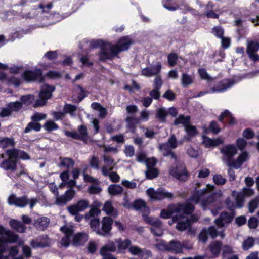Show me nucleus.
Wrapping results in <instances>:
<instances>
[{
  "label": "nucleus",
  "mask_w": 259,
  "mask_h": 259,
  "mask_svg": "<svg viewBox=\"0 0 259 259\" xmlns=\"http://www.w3.org/2000/svg\"><path fill=\"white\" fill-rule=\"evenodd\" d=\"M185 130L187 134L184 136V138L186 141H191L198 133L196 127L190 124L185 127Z\"/></svg>",
  "instance_id": "c85d7f7f"
},
{
  "label": "nucleus",
  "mask_w": 259,
  "mask_h": 259,
  "mask_svg": "<svg viewBox=\"0 0 259 259\" xmlns=\"http://www.w3.org/2000/svg\"><path fill=\"white\" fill-rule=\"evenodd\" d=\"M22 77L28 82L38 81L41 83L44 81L42 71L41 69H36L34 71L30 70H25L22 74Z\"/></svg>",
  "instance_id": "39448f33"
},
{
  "label": "nucleus",
  "mask_w": 259,
  "mask_h": 259,
  "mask_svg": "<svg viewBox=\"0 0 259 259\" xmlns=\"http://www.w3.org/2000/svg\"><path fill=\"white\" fill-rule=\"evenodd\" d=\"M0 238H3L5 240V245L7 246L6 243L9 242H15L18 240V235L14 234L13 232L8 231L5 237L0 236Z\"/></svg>",
  "instance_id": "37998d69"
},
{
  "label": "nucleus",
  "mask_w": 259,
  "mask_h": 259,
  "mask_svg": "<svg viewBox=\"0 0 259 259\" xmlns=\"http://www.w3.org/2000/svg\"><path fill=\"white\" fill-rule=\"evenodd\" d=\"M212 31L213 34L219 38H221L224 37V30L221 26H215L212 29Z\"/></svg>",
  "instance_id": "052dcab7"
},
{
  "label": "nucleus",
  "mask_w": 259,
  "mask_h": 259,
  "mask_svg": "<svg viewBox=\"0 0 259 259\" xmlns=\"http://www.w3.org/2000/svg\"><path fill=\"white\" fill-rule=\"evenodd\" d=\"M43 126L47 131L49 132L59 128L58 125L51 120L47 121Z\"/></svg>",
  "instance_id": "5fc2aeb1"
},
{
  "label": "nucleus",
  "mask_w": 259,
  "mask_h": 259,
  "mask_svg": "<svg viewBox=\"0 0 259 259\" xmlns=\"http://www.w3.org/2000/svg\"><path fill=\"white\" fill-rule=\"evenodd\" d=\"M10 225L12 229L19 233H24L26 227L22 222L16 220H12L10 221Z\"/></svg>",
  "instance_id": "c756f323"
},
{
  "label": "nucleus",
  "mask_w": 259,
  "mask_h": 259,
  "mask_svg": "<svg viewBox=\"0 0 259 259\" xmlns=\"http://www.w3.org/2000/svg\"><path fill=\"white\" fill-rule=\"evenodd\" d=\"M162 144H167L168 147L172 149H176L178 146V141L175 134H171L168 138L167 142Z\"/></svg>",
  "instance_id": "864d4df0"
},
{
  "label": "nucleus",
  "mask_w": 259,
  "mask_h": 259,
  "mask_svg": "<svg viewBox=\"0 0 259 259\" xmlns=\"http://www.w3.org/2000/svg\"><path fill=\"white\" fill-rule=\"evenodd\" d=\"M235 215L234 212L229 213L227 211H223L220 213L219 217L215 220L214 223L219 228H222L225 226V224L231 223Z\"/></svg>",
  "instance_id": "1a4fd4ad"
},
{
  "label": "nucleus",
  "mask_w": 259,
  "mask_h": 259,
  "mask_svg": "<svg viewBox=\"0 0 259 259\" xmlns=\"http://www.w3.org/2000/svg\"><path fill=\"white\" fill-rule=\"evenodd\" d=\"M217 194L215 193H210L205 199L201 201V204L203 208H205L209 205L214 203L217 201Z\"/></svg>",
  "instance_id": "c9c22d12"
},
{
  "label": "nucleus",
  "mask_w": 259,
  "mask_h": 259,
  "mask_svg": "<svg viewBox=\"0 0 259 259\" xmlns=\"http://www.w3.org/2000/svg\"><path fill=\"white\" fill-rule=\"evenodd\" d=\"M159 149L163 151V155L164 156H169L171 154L172 148L168 147L167 144H159Z\"/></svg>",
  "instance_id": "0e129e2a"
},
{
  "label": "nucleus",
  "mask_w": 259,
  "mask_h": 259,
  "mask_svg": "<svg viewBox=\"0 0 259 259\" xmlns=\"http://www.w3.org/2000/svg\"><path fill=\"white\" fill-rule=\"evenodd\" d=\"M167 115V111L164 108H160L157 110L155 116L160 122L165 123Z\"/></svg>",
  "instance_id": "79ce46f5"
},
{
  "label": "nucleus",
  "mask_w": 259,
  "mask_h": 259,
  "mask_svg": "<svg viewBox=\"0 0 259 259\" xmlns=\"http://www.w3.org/2000/svg\"><path fill=\"white\" fill-rule=\"evenodd\" d=\"M110 45V43L105 42L102 39H93L90 41L89 47L91 49L100 48L99 52V60L100 62H105L109 60V54L108 52L107 46Z\"/></svg>",
  "instance_id": "7ed1b4c3"
},
{
  "label": "nucleus",
  "mask_w": 259,
  "mask_h": 259,
  "mask_svg": "<svg viewBox=\"0 0 259 259\" xmlns=\"http://www.w3.org/2000/svg\"><path fill=\"white\" fill-rule=\"evenodd\" d=\"M15 142L14 138L4 137L0 138V148L6 149L8 147H14Z\"/></svg>",
  "instance_id": "e433bc0d"
},
{
  "label": "nucleus",
  "mask_w": 259,
  "mask_h": 259,
  "mask_svg": "<svg viewBox=\"0 0 259 259\" xmlns=\"http://www.w3.org/2000/svg\"><path fill=\"white\" fill-rule=\"evenodd\" d=\"M116 246L115 244L111 241L104 245L100 250L101 254H109L108 252H115Z\"/></svg>",
  "instance_id": "58836bf2"
},
{
  "label": "nucleus",
  "mask_w": 259,
  "mask_h": 259,
  "mask_svg": "<svg viewBox=\"0 0 259 259\" xmlns=\"http://www.w3.org/2000/svg\"><path fill=\"white\" fill-rule=\"evenodd\" d=\"M113 223V219L109 217H104L101 221V229H98L97 234L100 236H105L110 234Z\"/></svg>",
  "instance_id": "6e6552de"
},
{
  "label": "nucleus",
  "mask_w": 259,
  "mask_h": 259,
  "mask_svg": "<svg viewBox=\"0 0 259 259\" xmlns=\"http://www.w3.org/2000/svg\"><path fill=\"white\" fill-rule=\"evenodd\" d=\"M177 212H182L185 214H191L194 210L195 207L193 204L190 203H178L175 205Z\"/></svg>",
  "instance_id": "5701e85b"
},
{
  "label": "nucleus",
  "mask_w": 259,
  "mask_h": 259,
  "mask_svg": "<svg viewBox=\"0 0 259 259\" xmlns=\"http://www.w3.org/2000/svg\"><path fill=\"white\" fill-rule=\"evenodd\" d=\"M134 44V41L129 36L121 37L114 45L110 44L109 60H112L115 57L119 58L118 55L120 52L127 51Z\"/></svg>",
  "instance_id": "f257e3e1"
},
{
  "label": "nucleus",
  "mask_w": 259,
  "mask_h": 259,
  "mask_svg": "<svg viewBox=\"0 0 259 259\" xmlns=\"http://www.w3.org/2000/svg\"><path fill=\"white\" fill-rule=\"evenodd\" d=\"M41 127L40 123L32 121L27 125L24 130V133H28L32 130H34L35 132H39L41 130Z\"/></svg>",
  "instance_id": "ea45409f"
},
{
  "label": "nucleus",
  "mask_w": 259,
  "mask_h": 259,
  "mask_svg": "<svg viewBox=\"0 0 259 259\" xmlns=\"http://www.w3.org/2000/svg\"><path fill=\"white\" fill-rule=\"evenodd\" d=\"M30 244L34 249L44 248L50 246L51 241L48 235L44 234L32 239Z\"/></svg>",
  "instance_id": "423d86ee"
},
{
  "label": "nucleus",
  "mask_w": 259,
  "mask_h": 259,
  "mask_svg": "<svg viewBox=\"0 0 259 259\" xmlns=\"http://www.w3.org/2000/svg\"><path fill=\"white\" fill-rule=\"evenodd\" d=\"M10 205H15L19 207H24L29 203V199L26 196L17 197L15 194H11L8 198Z\"/></svg>",
  "instance_id": "9d476101"
},
{
  "label": "nucleus",
  "mask_w": 259,
  "mask_h": 259,
  "mask_svg": "<svg viewBox=\"0 0 259 259\" xmlns=\"http://www.w3.org/2000/svg\"><path fill=\"white\" fill-rule=\"evenodd\" d=\"M164 7L170 11H175L178 9H180L181 10H183L184 11V13L187 12H193L195 11V10L193 8L190 7L188 5H180L179 6H166V5H164Z\"/></svg>",
  "instance_id": "a18cd8bd"
},
{
  "label": "nucleus",
  "mask_w": 259,
  "mask_h": 259,
  "mask_svg": "<svg viewBox=\"0 0 259 259\" xmlns=\"http://www.w3.org/2000/svg\"><path fill=\"white\" fill-rule=\"evenodd\" d=\"M89 206L88 200L81 199L78 201L76 204L68 206L67 209L71 214H75L77 213V212L83 211Z\"/></svg>",
  "instance_id": "9b49d317"
},
{
  "label": "nucleus",
  "mask_w": 259,
  "mask_h": 259,
  "mask_svg": "<svg viewBox=\"0 0 259 259\" xmlns=\"http://www.w3.org/2000/svg\"><path fill=\"white\" fill-rule=\"evenodd\" d=\"M103 210L108 215H110L113 217H116L117 215V211L114 209L111 201H107L105 203Z\"/></svg>",
  "instance_id": "2f4dec72"
},
{
  "label": "nucleus",
  "mask_w": 259,
  "mask_h": 259,
  "mask_svg": "<svg viewBox=\"0 0 259 259\" xmlns=\"http://www.w3.org/2000/svg\"><path fill=\"white\" fill-rule=\"evenodd\" d=\"M6 153L9 156V158L3 160L1 163L0 166L5 170H10L14 171L17 169V160L14 157L11 156L9 152V149L7 150Z\"/></svg>",
  "instance_id": "ddd939ff"
},
{
  "label": "nucleus",
  "mask_w": 259,
  "mask_h": 259,
  "mask_svg": "<svg viewBox=\"0 0 259 259\" xmlns=\"http://www.w3.org/2000/svg\"><path fill=\"white\" fill-rule=\"evenodd\" d=\"M254 245V239L252 237H248L242 243V248L244 250H248Z\"/></svg>",
  "instance_id": "3c124183"
},
{
  "label": "nucleus",
  "mask_w": 259,
  "mask_h": 259,
  "mask_svg": "<svg viewBox=\"0 0 259 259\" xmlns=\"http://www.w3.org/2000/svg\"><path fill=\"white\" fill-rule=\"evenodd\" d=\"M180 124H182L184 127L190 124V117L189 116H185L184 115H180L176 118L174 122V124L177 126Z\"/></svg>",
  "instance_id": "4c0bfd02"
},
{
  "label": "nucleus",
  "mask_w": 259,
  "mask_h": 259,
  "mask_svg": "<svg viewBox=\"0 0 259 259\" xmlns=\"http://www.w3.org/2000/svg\"><path fill=\"white\" fill-rule=\"evenodd\" d=\"M9 152L12 157L17 159L29 160L30 157L29 154L23 150H20L16 148H12L9 149Z\"/></svg>",
  "instance_id": "4be33fe9"
},
{
  "label": "nucleus",
  "mask_w": 259,
  "mask_h": 259,
  "mask_svg": "<svg viewBox=\"0 0 259 259\" xmlns=\"http://www.w3.org/2000/svg\"><path fill=\"white\" fill-rule=\"evenodd\" d=\"M178 56L176 53H170L168 55L167 61L169 67H174L176 64Z\"/></svg>",
  "instance_id": "4d7b16f0"
},
{
  "label": "nucleus",
  "mask_w": 259,
  "mask_h": 259,
  "mask_svg": "<svg viewBox=\"0 0 259 259\" xmlns=\"http://www.w3.org/2000/svg\"><path fill=\"white\" fill-rule=\"evenodd\" d=\"M87 249L89 253L93 254L97 250V244L94 241H90L87 245Z\"/></svg>",
  "instance_id": "69168bd1"
},
{
  "label": "nucleus",
  "mask_w": 259,
  "mask_h": 259,
  "mask_svg": "<svg viewBox=\"0 0 259 259\" xmlns=\"http://www.w3.org/2000/svg\"><path fill=\"white\" fill-rule=\"evenodd\" d=\"M7 105L11 112H18L22 108V103L20 101L11 102Z\"/></svg>",
  "instance_id": "de8ad7c7"
},
{
  "label": "nucleus",
  "mask_w": 259,
  "mask_h": 259,
  "mask_svg": "<svg viewBox=\"0 0 259 259\" xmlns=\"http://www.w3.org/2000/svg\"><path fill=\"white\" fill-rule=\"evenodd\" d=\"M170 174L180 181H185L188 177V173L185 168L182 169L178 166L172 167L170 169Z\"/></svg>",
  "instance_id": "6ab92c4d"
},
{
  "label": "nucleus",
  "mask_w": 259,
  "mask_h": 259,
  "mask_svg": "<svg viewBox=\"0 0 259 259\" xmlns=\"http://www.w3.org/2000/svg\"><path fill=\"white\" fill-rule=\"evenodd\" d=\"M50 220L48 218L41 217L35 221L34 226L38 230L44 231L47 229Z\"/></svg>",
  "instance_id": "bb28decb"
},
{
  "label": "nucleus",
  "mask_w": 259,
  "mask_h": 259,
  "mask_svg": "<svg viewBox=\"0 0 259 259\" xmlns=\"http://www.w3.org/2000/svg\"><path fill=\"white\" fill-rule=\"evenodd\" d=\"M128 251L134 255H137L141 258H143L146 255L147 257L151 256L152 252L145 248L141 249L137 246H132L129 247Z\"/></svg>",
  "instance_id": "412c9836"
},
{
  "label": "nucleus",
  "mask_w": 259,
  "mask_h": 259,
  "mask_svg": "<svg viewBox=\"0 0 259 259\" xmlns=\"http://www.w3.org/2000/svg\"><path fill=\"white\" fill-rule=\"evenodd\" d=\"M133 208L136 210H141L142 216H146L150 213V209L147 205L146 202L141 199L134 201L132 204Z\"/></svg>",
  "instance_id": "f3484780"
},
{
  "label": "nucleus",
  "mask_w": 259,
  "mask_h": 259,
  "mask_svg": "<svg viewBox=\"0 0 259 259\" xmlns=\"http://www.w3.org/2000/svg\"><path fill=\"white\" fill-rule=\"evenodd\" d=\"M34 96L31 94L23 95L20 97L21 103L27 105H30L32 103Z\"/></svg>",
  "instance_id": "bf43d9fd"
},
{
  "label": "nucleus",
  "mask_w": 259,
  "mask_h": 259,
  "mask_svg": "<svg viewBox=\"0 0 259 259\" xmlns=\"http://www.w3.org/2000/svg\"><path fill=\"white\" fill-rule=\"evenodd\" d=\"M159 171L155 168L147 169L145 172L146 177L147 179L152 180L158 177Z\"/></svg>",
  "instance_id": "603ef678"
},
{
  "label": "nucleus",
  "mask_w": 259,
  "mask_h": 259,
  "mask_svg": "<svg viewBox=\"0 0 259 259\" xmlns=\"http://www.w3.org/2000/svg\"><path fill=\"white\" fill-rule=\"evenodd\" d=\"M46 75L51 79H59L62 76L61 74L59 72L54 70L49 71Z\"/></svg>",
  "instance_id": "338daca9"
},
{
  "label": "nucleus",
  "mask_w": 259,
  "mask_h": 259,
  "mask_svg": "<svg viewBox=\"0 0 259 259\" xmlns=\"http://www.w3.org/2000/svg\"><path fill=\"white\" fill-rule=\"evenodd\" d=\"M209 185H207V187ZM209 191L210 190L208 187L200 190H197L196 188L191 196V200L194 201L195 204H198L199 203L201 198L205 194L208 193Z\"/></svg>",
  "instance_id": "b1692460"
},
{
  "label": "nucleus",
  "mask_w": 259,
  "mask_h": 259,
  "mask_svg": "<svg viewBox=\"0 0 259 259\" xmlns=\"http://www.w3.org/2000/svg\"><path fill=\"white\" fill-rule=\"evenodd\" d=\"M191 225L192 221L190 219H187L185 221L178 222L176 227L178 230L183 231L187 228H190Z\"/></svg>",
  "instance_id": "49530a36"
},
{
  "label": "nucleus",
  "mask_w": 259,
  "mask_h": 259,
  "mask_svg": "<svg viewBox=\"0 0 259 259\" xmlns=\"http://www.w3.org/2000/svg\"><path fill=\"white\" fill-rule=\"evenodd\" d=\"M234 81L231 79H224L214 85L211 89V92L221 93L224 92L227 89L234 84Z\"/></svg>",
  "instance_id": "a211bd4d"
},
{
  "label": "nucleus",
  "mask_w": 259,
  "mask_h": 259,
  "mask_svg": "<svg viewBox=\"0 0 259 259\" xmlns=\"http://www.w3.org/2000/svg\"><path fill=\"white\" fill-rule=\"evenodd\" d=\"M162 68L161 64L159 62H157L156 63H152L150 68L151 69V71L152 73L154 74V75H157L161 71Z\"/></svg>",
  "instance_id": "13d9d810"
},
{
  "label": "nucleus",
  "mask_w": 259,
  "mask_h": 259,
  "mask_svg": "<svg viewBox=\"0 0 259 259\" xmlns=\"http://www.w3.org/2000/svg\"><path fill=\"white\" fill-rule=\"evenodd\" d=\"M89 238V235L85 232H78L74 235L72 244L75 246H83Z\"/></svg>",
  "instance_id": "dca6fc26"
},
{
  "label": "nucleus",
  "mask_w": 259,
  "mask_h": 259,
  "mask_svg": "<svg viewBox=\"0 0 259 259\" xmlns=\"http://www.w3.org/2000/svg\"><path fill=\"white\" fill-rule=\"evenodd\" d=\"M227 119V124L230 125H233L237 123L235 118L233 116L232 113L228 110H225L222 112L218 117V120L221 122L224 123V119Z\"/></svg>",
  "instance_id": "393cba45"
},
{
  "label": "nucleus",
  "mask_w": 259,
  "mask_h": 259,
  "mask_svg": "<svg viewBox=\"0 0 259 259\" xmlns=\"http://www.w3.org/2000/svg\"><path fill=\"white\" fill-rule=\"evenodd\" d=\"M248 157V154L246 152H243L237 158L236 160H233L232 162L229 163V166H232L235 169H239L242 165L243 162L246 161Z\"/></svg>",
  "instance_id": "a878e982"
},
{
  "label": "nucleus",
  "mask_w": 259,
  "mask_h": 259,
  "mask_svg": "<svg viewBox=\"0 0 259 259\" xmlns=\"http://www.w3.org/2000/svg\"><path fill=\"white\" fill-rule=\"evenodd\" d=\"M147 194L152 200H162L165 198L171 199L174 197L172 193L165 192L162 188L155 191L153 188H150L146 191Z\"/></svg>",
  "instance_id": "20e7f679"
},
{
  "label": "nucleus",
  "mask_w": 259,
  "mask_h": 259,
  "mask_svg": "<svg viewBox=\"0 0 259 259\" xmlns=\"http://www.w3.org/2000/svg\"><path fill=\"white\" fill-rule=\"evenodd\" d=\"M258 223L259 221L256 218L252 217L248 221V226L250 229H256L258 226Z\"/></svg>",
  "instance_id": "774afa93"
},
{
  "label": "nucleus",
  "mask_w": 259,
  "mask_h": 259,
  "mask_svg": "<svg viewBox=\"0 0 259 259\" xmlns=\"http://www.w3.org/2000/svg\"><path fill=\"white\" fill-rule=\"evenodd\" d=\"M127 122L126 128L132 134L136 133V124L138 122V120L136 118L133 116H128L125 119Z\"/></svg>",
  "instance_id": "72a5a7b5"
},
{
  "label": "nucleus",
  "mask_w": 259,
  "mask_h": 259,
  "mask_svg": "<svg viewBox=\"0 0 259 259\" xmlns=\"http://www.w3.org/2000/svg\"><path fill=\"white\" fill-rule=\"evenodd\" d=\"M237 149L233 144H228L224 146L221 149V153L223 154L227 158V164L231 163L233 161V157L237 153Z\"/></svg>",
  "instance_id": "4468645a"
},
{
  "label": "nucleus",
  "mask_w": 259,
  "mask_h": 259,
  "mask_svg": "<svg viewBox=\"0 0 259 259\" xmlns=\"http://www.w3.org/2000/svg\"><path fill=\"white\" fill-rule=\"evenodd\" d=\"M75 195V191L71 188L66 190L64 194L60 196L57 197L56 202L58 205H65L67 202L71 201Z\"/></svg>",
  "instance_id": "2eb2a0df"
},
{
  "label": "nucleus",
  "mask_w": 259,
  "mask_h": 259,
  "mask_svg": "<svg viewBox=\"0 0 259 259\" xmlns=\"http://www.w3.org/2000/svg\"><path fill=\"white\" fill-rule=\"evenodd\" d=\"M55 89L56 88L54 85L44 84L39 93V97L47 101L52 97V93L55 90Z\"/></svg>",
  "instance_id": "aec40b11"
},
{
  "label": "nucleus",
  "mask_w": 259,
  "mask_h": 259,
  "mask_svg": "<svg viewBox=\"0 0 259 259\" xmlns=\"http://www.w3.org/2000/svg\"><path fill=\"white\" fill-rule=\"evenodd\" d=\"M156 247L159 250L163 252L167 251L175 254L183 253L181 242L177 240H172L169 242L163 241L157 243Z\"/></svg>",
  "instance_id": "f03ea898"
},
{
  "label": "nucleus",
  "mask_w": 259,
  "mask_h": 259,
  "mask_svg": "<svg viewBox=\"0 0 259 259\" xmlns=\"http://www.w3.org/2000/svg\"><path fill=\"white\" fill-rule=\"evenodd\" d=\"M203 130L205 133H208V131H209L214 134H218L221 131L219 125L215 120H213L210 123L208 128L204 127Z\"/></svg>",
  "instance_id": "a19ab883"
},
{
  "label": "nucleus",
  "mask_w": 259,
  "mask_h": 259,
  "mask_svg": "<svg viewBox=\"0 0 259 259\" xmlns=\"http://www.w3.org/2000/svg\"><path fill=\"white\" fill-rule=\"evenodd\" d=\"M109 193L111 195H116L121 194L123 192V188L119 185L116 184L110 185L108 188Z\"/></svg>",
  "instance_id": "c03bdc74"
},
{
  "label": "nucleus",
  "mask_w": 259,
  "mask_h": 259,
  "mask_svg": "<svg viewBox=\"0 0 259 259\" xmlns=\"http://www.w3.org/2000/svg\"><path fill=\"white\" fill-rule=\"evenodd\" d=\"M222 247V242L217 240L211 243L208 246V248L211 254L214 256L217 257L220 254Z\"/></svg>",
  "instance_id": "cd10ccee"
},
{
  "label": "nucleus",
  "mask_w": 259,
  "mask_h": 259,
  "mask_svg": "<svg viewBox=\"0 0 259 259\" xmlns=\"http://www.w3.org/2000/svg\"><path fill=\"white\" fill-rule=\"evenodd\" d=\"M116 242L117 243L118 250L120 252H124V251L130 247L132 242L129 239H126L124 240H122L120 238L116 240Z\"/></svg>",
  "instance_id": "473e14b6"
},
{
  "label": "nucleus",
  "mask_w": 259,
  "mask_h": 259,
  "mask_svg": "<svg viewBox=\"0 0 259 259\" xmlns=\"http://www.w3.org/2000/svg\"><path fill=\"white\" fill-rule=\"evenodd\" d=\"M258 50V42L251 41L248 44L246 48V53L249 59L254 62L259 61V55L256 54Z\"/></svg>",
  "instance_id": "f8f14e48"
},
{
  "label": "nucleus",
  "mask_w": 259,
  "mask_h": 259,
  "mask_svg": "<svg viewBox=\"0 0 259 259\" xmlns=\"http://www.w3.org/2000/svg\"><path fill=\"white\" fill-rule=\"evenodd\" d=\"M193 82V78L191 75L186 73H183L181 77V84L183 87H187Z\"/></svg>",
  "instance_id": "09e8293b"
},
{
  "label": "nucleus",
  "mask_w": 259,
  "mask_h": 259,
  "mask_svg": "<svg viewBox=\"0 0 259 259\" xmlns=\"http://www.w3.org/2000/svg\"><path fill=\"white\" fill-rule=\"evenodd\" d=\"M76 110L77 106L76 105L68 103H66L63 108V111L65 115L68 113L73 115Z\"/></svg>",
  "instance_id": "8fccbe9b"
},
{
  "label": "nucleus",
  "mask_w": 259,
  "mask_h": 259,
  "mask_svg": "<svg viewBox=\"0 0 259 259\" xmlns=\"http://www.w3.org/2000/svg\"><path fill=\"white\" fill-rule=\"evenodd\" d=\"M176 210V206L174 204H171L168 206L167 209H162L160 212V217L163 219L170 218L172 215L177 212Z\"/></svg>",
  "instance_id": "7c9ffc66"
},
{
  "label": "nucleus",
  "mask_w": 259,
  "mask_h": 259,
  "mask_svg": "<svg viewBox=\"0 0 259 259\" xmlns=\"http://www.w3.org/2000/svg\"><path fill=\"white\" fill-rule=\"evenodd\" d=\"M77 130L79 134L76 132L66 131L65 132V135L73 139L80 140L83 142L86 141L88 138L87 127L84 125H81L78 126Z\"/></svg>",
  "instance_id": "0eeeda50"
},
{
  "label": "nucleus",
  "mask_w": 259,
  "mask_h": 259,
  "mask_svg": "<svg viewBox=\"0 0 259 259\" xmlns=\"http://www.w3.org/2000/svg\"><path fill=\"white\" fill-rule=\"evenodd\" d=\"M235 201L236 205V206L238 208H242L244 203V197L242 193H239L237 194L235 198Z\"/></svg>",
  "instance_id": "680f3d73"
},
{
  "label": "nucleus",
  "mask_w": 259,
  "mask_h": 259,
  "mask_svg": "<svg viewBox=\"0 0 259 259\" xmlns=\"http://www.w3.org/2000/svg\"><path fill=\"white\" fill-rule=\"evenodd\" d=\"M203 143L206 148H210L219 146L222 143V141L219 138L213 139L209 137H205L204 139Z\"/></svg>",
  "instance_id": "f704fd0d"
},
{
  "label": "nucleus",
  "mask_w": 259,
  "mask_h": 259,
  "mask_svg": "<svg viewBox=\"0 0 259 259\" xmlns=\"http://www.w3.org/2000/svg\"><path fill=\"white\" fill-rule=\"evenodd\" d=\"M60 166H64L69 169L73 166L74 162L72 159L70 158H60Z\"/></svg>",
  "instance_id": "6e6d98bb"
},
{
  "label": "nucleus",
  "mask_w": 259,
  "mask_h": 259,
  "mask_svg": "<svg viewBox=\"0 0 259 259\" xmlns=\"http://www.w3.org/2000/svg\"><path fill=\"white\" fill-rule=\"evenodd\" d=\"M7 250V246L5 245V240L3 238H0V259H8V257L3 254Z\"/></svg>",
  "instance_id": "e2e57ef3"
}]
</instances>
